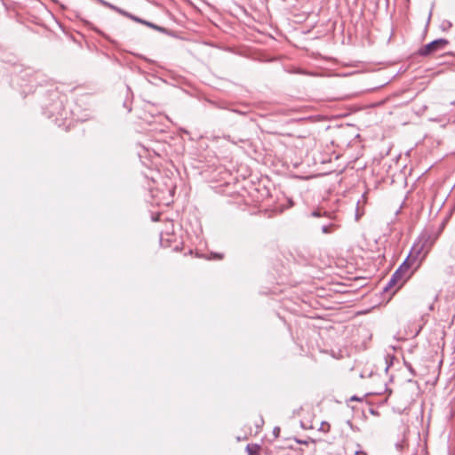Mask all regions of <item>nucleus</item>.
Instances as JSON below:
<instances>
[{
  "mask_svg": "<svg viewBox=\"0 0 455 455\" xmlns=\"http://www.w3.org/2000/svg\"><path fill=\"white\" fill-rule=\"evenodd\" d=\"M437 236L438 235L433 236L427 233L422 234L418 242L412 246L408 257L395 270L396 275L401 276L406 281L411 276V273H409L410 268L414 267L416 269L419 267L435 243Z\"/></svg>",
  "mask_w": 455,
  "mask_h": 455,
  "instance_id": "obj_1",
  "label": "nucleus"
},
{
  "mask_svg": "<svg viewBox=\"0 0 455 455\" xmlns=\"http://www.w3.org/2000/svg\"><path fill=\"white\" fill-rule=\"evenodd\" d=\"M448 44V41L443 38L436 39L432 41L431 43L424 45L419 50V54L421 56L430 55L439 50H443Z\"/></svg>",
  "mask_w": 455,
  "mask_h": 455,
  "instance_id": "obj_2",
  "label": "nucleus"
},
{
  "mask_svg": "<svg viewBox=\"0 0 455 455\" xmlns=\"http://www.w3.org/2000/svg\"><path fill=\"white\" fill-rule=\"evenodd\" d=\"M405 282L406 281H404L401 276L396 275V274L394 273L392 277L385 286L384 291L395 293L398 289H400L403 285Z\"/></svg>",
  "mask_w": 455,
  "mask_h": 455,
  "instance_id": "obj_3",
  "label": "nucleus"
},
{
  "mask_svg": "<svg viewBox=\"0 0 455 455\" xmlns=\"http://www.w3.org/2000/svg\"><path fill=\"white\" fill-rule=\"evenodd\" d=\"M100 2H101L104 5H106V6L109 7V8H111V9H113V10H116V12H118L119 13H121V14H123V15L126 16V17H129L130 19H132V20H135V21H137V22L143 23V24H145V25H147V26H148V27L154 28H156V29H159L157 26H156V25H154V24H152V23H150V22H148V21L142 20L141 19H140V18H138V17H135V16H133V15H132V14H130V13H128V12H124V11H123V10H121V9H119V8H117V7H116V6H114V5H112V4H108V3H107V2H105V1L100 0Z\"/></svg>",
  "mask_w": 455,
  "mask_h": 455,
  "instance_id": "obj_4",
  "label": "nucleus"
},
{
  "mask_svg": "<svg viewBox=\"0 0 455 455\" xmlns=\"http://www.w3.org/2000/svg\"><path fill=\"white\" fill-rule=\"evenodd\" d=\"M312 217H326L329 220H336V216L333 212L324 211L323 209H316L313 211L310 214Z\"/></svg>",
  "mask_w": 455,
  "mask_h": 455,
  "instance_id": "obj_5",
  "label": "nucleus"
},
{
  "mask_svg": "<svg viewBox=\"0 0 455 455\" xmlns=\"http://www.w3.org/2000/svg\"><path fill=\"white\" fill-rule=\"evenodd\" d=\"M338 225L334 224V223H330L328 225H323L322 227V232L323 234H330V233H332L334 230H336L338 228Z\"/></svg>",
  "mask_w": 455,
  "mask_h": 455,
  "instance_id": "obj_6",
  "label": "nucleus"
},
{
  "mask_svg": "<svg viewBox=\"0 0 455 455\" xmlns=\"http://www.w3.org/2000/svg\"><path fill=\"white\" fill-rule=\"evenodd\" d=\"M248 455H256V443H249L246 446Z\"/></svg>",
  "mask_w": 455,
  "mask_h": 455,
  "instance_id": "obj_7",
  "label": "nucleus"
},
{
  "mask_svg": "<svg viewBox=\"0 0 455 455\" xmlns=\"http://www.w3.org/2000/svg\"><path fill=\"white\" fill-rule=\"evenodd\" d=\"M279 433H280V428L279 427H275L274 428V435H275V437L278 436Z\"/></svg>",
  "mask_w": 455,
  "mask_h": 455,
  "instance_id": "obj_8",
  "label": "nucleus"
},
{
  "mask_svg": "<svg viewBox=\"0 0 455 455\" xmlns=\"http://www.w3.org/2000/svg\"><path fill=\"white\" fill-rule=\"evenodd\" d=\"M354 455H366V453L363 451H356Z\"/></svg>",
  "mask_w": 455,
  "mask_h": 455,
  "instance_id": "obj_9",
  "label": "nucleus"
},
{
  "mask_svg": "<svg viewBox=\"0 0 455 455\" xmlns=\"http://www.w3.org/2000/svg\"><path fill=\"white\" fill-rule=\"evenodd\" d=\"M351 400L352 401H358L359 398H357L355 395H354V396L351 397Z\"/></svg>",
  "mask_w": 455,
  "mask_h": 455,
  "instance_id": "obj_10",
  "label": "nucleus"
},
{
  "mask_svg": "<svg viewBox=\"0 0 455 455\" xmlns=\"http://www.w3.org/2000/svg\"><path fill=\"white\" fill-rule=\"evenodd\" d=\"M357 313L364 314V313H369V312H368V310H363V311H358Z\"/></svg>",
  "mask_w": 455,
  "mask_h": 455,
  "instance_id": "obj_11",
  "label": "nucleus"
},
{
  "mask_svg": "<svg viewBox=\"0 0 455 455\" xmlns=\"http://www.w3.org/2000/svg\"><path fill=\"white\" fill-rule=\"evenodd\" d=\"M214 257L218 258V259H221L222 258L220 255H218V254H215Z\"/></svg>",
  "mask_w": 455,
  "mask_h": 455,
  "instance_id": "obj_12",
  "label": "nucleus"
},
{
  "mask_svg": "<svg viewBox=\"0 0 455 455\" xmlns=\"http://www.w3.org/2000/svg\"><path fill=\"white\" fill-rule=\"evenodd\" d=\"M257 209H258V212H259L260 211V206L258 205Z\"/></svg>",
  "mask_w": 455,
  "mask_h": 455,
  "instance_id": "obj_13",
  "label": "nucleus"
},
{
  "mask_svg": "<svg viewBox=\"0 0 455 455\" xmlns=\"http://www.w3.org/2000/svg\"><path fill=\"white\" fill-rule=\"evenodd\" d=\"M451 105H455V101H452V102H451Z\"/></svg>",
  "mask_w": 455,
  "mask_h": 455,
  "instance_id": "obj_14",
  "label": "nucleus"
}]
</instances>
